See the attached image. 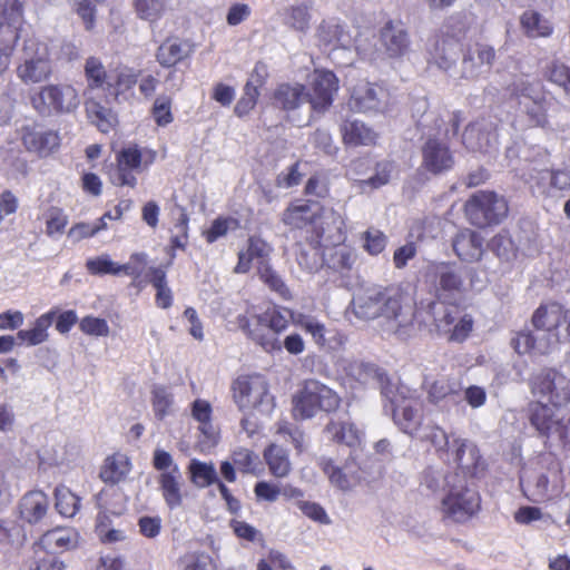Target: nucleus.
<instances>
[{
  "mask_svg": "<svg viewBox=\"0 0 570 570\" xmlns=\"http://www.w3.org/2000/svg\"><path fill=\"white\" fill-rule=\"evenodd\" d=\"M282 223L295 238L312 244L340 245L346 240V224L336 212H327L313 199L292 200L281 215Z\"/></svg>",
  "mask_w": 570,
  "mask_h": 570,
  "instance_id": "f257e3e1",
  "label": "nucleus"
},
{
  "mask_svg": "<svg viewBox=\"0 0 570 570\" xmlns=\"http://www.w3.org/2000/svg\"><path fill=\"white\" fill-rule=\"evenodd\" d=\"M273 105L284 111H292L306 102V87L299 82H282L272 95Z\"/></svg>",
  "mask_w": 570,
  "mask_h": 570,
  "instance_id": "72a5a7b5",
  "label": "nucleus"
},
{
  "mask_svg": "<svg viewBox=\"0 0 570 570\" xmlns=\"http://www.w3.org/2000/svg\"><path fill=\"white\" fill-rule=\"evenodd\" d=\"M564 488L562 464L553 460L544 471L535 472L527 482L525 497L533 501H543L550 492H561Z\"/></svg>",
  "mask_w": 570,
  "mask_h": 570,
  "instance_id": "dca6fc26",
  "label": "nucleus"
},
{
  "mask_svg": "<svg viewBox=\"0 0 570 570\" xmlns=\"http://www.w3.org/2000/svg\"><path fill=\"white\" fill-rule=\"evenodd\" d=\"M489 249L500 259L510 262L517 257L518 247L508 232L494 235L488 243Z\"/></svg>",
  "mask_w": 570,
  "mask_h": 570,
  "instance_id": "13d9d810",
  "label": "nucleus"
},
{
  "mask_svg": "<svg viewBox=\"0 0 570 570\" xmlns=\"http://www.w3.org/2000/svg\"><path fill=\"white\" fill-rule=\"evenodd\" d=\"M151 405L155 416L164 420L173 405V395L165 386H155L151 390Z\"/></svg>",
  "mask_w": 570,
  "mask_h": 570,
  "instance_id": "338daca9",
  "label": "nucleus"
},
{
  "mask_svg": "<svg viewBox=\"0 0 570 570\" xmlns=\"http://www.w3.org/2000/svg\"><path fill=\"white\" fill-rule=\"evenodd\" d=\"M341 134L344 145L352 147L375 145L377 140V134L360 120H345Z\"/></svg>",
  "mask_w": 570,
  "mask_h": 570,
  "instance_id": "4c0bfd02",
  "label": "nucleus"
},
{
  "mask_svg": "<svg viewBox=\"0 0 570 570\" xmlns=\"http://www.w3.org/2000/svg\"><path fill=\"white\" fill-rule=\"evenodd\" d=\"M482 509L481 494L476 488L464 485L451 487L441 500L442 519L463 524L475 518Z\"/></svg>",
  "mask_w": 570,
  "mask_h": 570,
  "instance_id": "1a4fd4ad",
  "label": "nucleus"
},
{
  "mask_svg": "<svg viewBox=\"0 0 570 570\" xmlns=\"http://www.w3.org/2000/svg\"><path fill=\"white\" fill-rule=\"evenodd\" d=\"M190 481L198 488H207L222 482L213 463H206L196 459L191 460L188 466Z\"/></svg>",
  "mask_w": 570,
  "mask_h": 570,
  "instance_id": "5fc2aeb1",
  "label": "nucleus"
},
{
  "mask_svg": "<svg viewBox=\"0 0 570 570\" xmlns=\"http://www.w3.org/2000/svg\"><path fill=\"white\" fill-rule=\"evenodd\" d=\"M318 468L327 478L330 484L342 491L348 492L362 481L361 469L354 456L350 455L343 465H337L332 458H321Z\"/></svg>",
  "mask_w": 570,
  "mask_h": 570,
  "instance_id": "6ab92c4d",
  "label": "nucleus"
},
{
  "mask_svg": "<svg viewBox=\"0 0 570 570\" xmlns=\"http://www.w3.org/2000/svg\"><path fill=\"white\" fill-rule=\"evenodd\" d=\"M557 377L558 372L553 368L546 367L533 373L528 381L531 394L538 397H548L554 407L561 406L562 397L557 390Z\"/></svg>",
  "mask_w": 570,
  "mask_h": 570,
  "instance_id": "2f4dec72",
  "label": "nucleus"
},
{
  "mask_svg": "<svg viewBox=\"0 0 570 570\" xmlns=\"http://www.w3.org/2000/svg\"><path fill=\"white\" fill-rule=\"evenodd\" d=\"M429 307L439 336H443L449 343H463L469 338L474 327V320L463 307L455 303L443 302H432Z\"/></svg>",
  "mask_w": 570,
  "mask_h": 570,
  "instance_id": "0eeeda50",
  "label": "nucleus"
},
{
  "mask_svg": "<svg viewBox=\"0 0 570 570\" xmlns=\"http://www.w3.org/2000/svg\"><path fill=\"white\" fill-rule=\"evenodd\" d=\"M157 158V151L129 144L115 154V164L106 171L109 183L116 187L136 188L137 174L147 170Z\"/></svg>",
  "mask_w": 570,
  "mask_h": 570,
  "instance_id": "20e7f679",
  "label": "nucleus"
},
{
  "mask_svg": "<svg viewBox=\"0 0 570 570\" xmlns=\"http://www.w3.org/2000/svg\"><path fill=\"white\" fill-rule=\"evenodd\" d=\"M309 9L311 7L305 2L287 7L283 13L284 24L295 31L305 32L312 20Z\"/></svg>",
  "mask_w": 570,
  "mask_h": 570,
  "instance_id": "864d4df0",
  "label": "nucleus"
},
{
  "mask_svg": "<svg viewBox=\"0 0 570 570\" xmlns=\"http://www.w3.org/2000/svg\"><path fill=\"white\" fill-rule=\"evenodd\" d=\"M380 40L392 58L403 57L410 50V37L401 22L389 20L380 31Z\"/></svg>",
  "mask_w": 570,
  "mask_h": 570,
  "instance_id": "c85d7f7f",
  "label": "nucleus"
},
{
  "mask_svg": "<svg viewBox=\"0 0 570 570\" xmlns=\"http://www.w3.org/2000/svg\"><path fill=\"white\" fill-rule=\"evenodd\" d=\"M83 75L89 90L102 89L106 91L108 72L102 61L97 57H88L83 66Z\"/></svg>",
  "mask_w": 570,
  "mask_h": 570,
  "instance_id": "3c124183",
  "label": "nucleus"
},
{
  "mask_svg": "<svg viewBox=\"0 0 570 570\" xmlns=\"http://www.w3.org/2000/svg\"><path fill=\"white\" fill-rule=\"evenodd\" d=\"M179 570H216L213 558L204 551H189L178 559Z\"/></svg>",
  "mask_w": 570,
  "mask_h": 570,
  "instance_id": "052dcab7",
  "label": "nucleus"
},
{
  "mask_svg": "<svg viewBox=\"0 0 570 570\" xmlns=\"http://www.w3.org/2000/svg\"><path fill=\"white\" fill-rule=\"evenodd\" d=\"M149 282L156 289L155 303L157 307L167 309L173 305V293L167 285L166 269L163 267H151L149 269Z\"/></svg>",
  "mask_w": 570,
  "mask_h": 570,
  "instance_id": "603ef678",
  "label": "nucleus"
},
{
  "mask_svg": "<svg viewBox=\"0 0 570 570\" xmlns=\"http://www.w3.org/2000/svg\"><path fill=\"white\" fill-rule=\"evenodd\" d=\"M523 35L530 39L549 38L554 31L553 23L537 10H525L520 16Z\"/></svg>",
  "mask_w": 570,
  "mask_h": 570,
  "instance_id": "a19ab883",
  "label": "nucleus"
},
{
  "mask_svg": "<svg viewBox=\"0 0 570 570\" xmlns=\"http://www.w3.org/2000/svg\"><path fill=\"white\" fill-rule=\"evenodd\" d=\"M495 60V50L492 46L475 42L466 47L462 57L461 78L476 79L484 71H489Z\"/></svg>",
  "mask_w": 570,
  "mask_h": 570,
  "instance_id": "393cba45",
  "label": "nucleus"
},
{
  "mask_svg": "<svg viewBox=\"0 0 570 570\" xmlns=\"http://www.w3.org/2000/svg\"><path fill=\"white\" fill-rule=\"evenodd\" d=\"M391 105L389 89L380 83L365 82L354 87L348 106L356 112H384Z\"/></svg>",
  "mask_w": 570,
  "mask_h": 570,
  "instance_id": "a211bd4d",
  "label": "nucleus"
},
{
  "mask_svg": "<svg viewBox=\"0 0 570 570\" xmlns=\"http://www.w3.org/2000/svg\"><path fill=\"white\" fill-rule=\"evenodd\" d=\"M549 94L541 83L535 85L527 80L514 83L512 95L519 99V105L530 127L546 128L549 126L548 111L551 106Z\"/></svg>",
  "mask_w": 570,
  "mask_h": 570,
  "instance_id": "9b49d317",
  "label": "nucleus"
},
{
  "mask_svg": "<svg viewBox=\"0 0 570 570\" xmlns=\"http://www.w3.org/2000/svg\"><path fill=\"white\" fill-rule=\"evenodd\" d=\"M57 312L50 309L36 318L33 327L29 330H20L17 337L29 346L39 345L48 340V330L56 318Z\"/></svg>",
  "mask_w": 570,
  "mask_h": 570,
  "instance_id": "c03bdc74",
  "label": "nucleus"
},
{
  "mask_svg": "<svg viewBox=\"0 0 570 570\" xmlns=\"http://www.w3.org/2000/svg\"><path fill=\"white\" fill-rule=\"evenodd\" d=\"M342 403L341 396L331 387L317 380H305L293 396V412L302 420L311 419L317 412H336Z\"/></svg>",
  "mask_w": 570,
  "mask_h": 570,
  "instance_id": "423d86ee",
  "label": "nucleus"
},
{
  "mask_svg": "<svg viewBox=\"0 0 570 570\" xmlns=\"http://www.w3.org/2000/svg\"><path fill=\"white\" fill-rule=\"evenodd\" d=\"M48 507V497L42 491H29L20 500V518L30 524L38 523L46 515Z\"/></svg>",
  "mask_w": 570,
  "mask_h": 570,
  "instance_id": "e433bc0d",
  "label": "nucleus"
},
{
  "mask_svg": "<svg viewBox=\"0 0 570 570\" xmlns=\"http://www.w3.org/2000/svg\"><path fill=\"white\" fill-rule=\"evenodd\" d=\"M78 534L69 528H56L47 531L39 540L38 547L45 553L68 551L77 546Z\"/></svg>",
  "mask_w": 570,
  "mask_h": 570,
  "instance_id": "f704fd0d",
  "label": "nucleus"
},
{
  "mask_svg": "<svg viewBox=\"0 0 570 570\" xmlns=\"http://www.w3.org/2000/svg\"><path fill=\"white\" fill-rule=\"evenodd\" d=\"M232 461L234 465L244 474H256L259 465L258 455L246 448H238L233 451Z\"/></svg>",
  "mask_w": 570,
  "mask_h": 570,
  "instance_id": "e2e57ef3",
  "label": "nucleus"
},
{
  "mask_svg": "<svg viewBox=\"0 0 570 570\" xmlns=\"http://www.w3.org/2000/svg\"><path fill=\"white\" fill-rule=\"evenodd\" d=\"M18 136L26 150L39 157L51 155L60 146L59 132L52 129L43 130L37 122L21 126Z\"/></svg>",
  "mask_w": 570,
  "mask_h": 570,
  "instance_id": "4be33fe9",
  "label": "nucleus"
},
{
  "mask_svg": "<svg viewBox=\"0 0 570 570\" xmlns=\"http://www.w3.org/2000/svg\"><path fill=\"white\" fill-rule=\"evenodd\" d=\"M338 88L340 80L333 71L314 69L309 91L306 90V101L313 111L324 112L333 105Z\"/></svg>",
  "mask_w": 570,
  "mask_h": 570,
  "instance_id": "f3484780",
  "label": "nucleus"
},
{
  "mask_svg": "<svg viewBox=\"0 0 570 570\" xmlns=\"http://www.w3.org/2000/svg\"><path fill=\"white\" fill-rule=\"evenodd\" d=\"M453 460L458 468L470 478H479L487 468L480 449L473 442L455 439L452 443Z\"/></svg>",
  "mask_w": 570,
  "mask_h": 570,
  "instance_id": "a878e982",
  "label": "nucleus"
},
{
  "mask_svg": "<svg viewBox=\"0 0 570 570\" xmlns=\"http://www.w3.org/2000/svg\"><path fill=\"white\" fill-rule=\"evenodd\" d=\"M240 227L237 218L232 216H218L215 218L209 228L203 235L208 244L215 243L218 238L224 237L229 230H236Z\"/></svg>",
  "mask_w": 570,
  "mask_h": 570,
  "instance_id": "bf43d9fd",
  "label": "nucleus"
},
{
  "mask_svg": "<svg viewBox=\"0 0 570 570\" xmlns=\"http://www.w3.org/2000/svg\"><path fill=\"white\" fill-rule=\"evenodd\" d=\"M354 313L362 320L384 317L397 324L396 332L413 324L414 307L400 284L376 285L354 303Z\"/></svg>",
  "mask_w": 570,
  "mask_h": 570,
  "instance_id": "7ed1b4c3",
  "label": "nucleus"
},
{
  "mask_svg": "<svg viewBox=\"0 0 570 570\" xmlns=\"http://www.w3.org/2000/svg\"><path fill=\"white\" fill-rule=\"evenodd\" d=\"M394 424L405 434L416 435L423 426L424 406L416 396H405L399 393L390 399Z\"/></svg>",
  "mask_w": 570,
  "mask_h": 570,
  "instance_id": "2eb2a0df",
  "label": "nucleus"
},
{
  "mask_svg": "<svg viewBox=\"0 0 570 570\" xmlns=\"http://www.w3.org/2000/svg\"><path fill=\"white\" fill-rule=\"evenodd\" d=\"M23 0H0V33L7 28V33L14 30L20 35L23 23Z\"/></svg>",
  "mask_w": 570,
  "mask_h": 570,
  "instance_id": "49530a36",
  "label": "nucleus"
},
{
  "mask_svg": "<svg viewBox=\"0 0 570 570\" xmlns=\"http://www.w3.org/2000/svg\"><path fill=\"white\" fill-rule=\"evenodd\" d=\"M507 198L494 190H476L463 205L466 220L478 228L500 225L509 215Z\"/></svg>",
  "mask_w": 570,
  "mask_h": 570,
  "instance_id": "39448f33",
  "label": "nucleus"
},
{
  "mask_svg": "<svg viewBox=\"0 0 570 570\" xmlns=\"http://www.w3.org/2000/svg\"><path fill=\"white\" fill-rule=\"evenodd\" d=\"M130 470L129 458L121 452H115L105 459L100 466L99 478L106 484L116 485L126 479Z\"/></svg>",
  "mask_w": 570,
  "mask_h": 570,
  "instance_id": "c9c22d12",
  "label": "nucleus"
},
{
  "mask_svg": "<svg viewBox=\"0 0 570 570\" xmlns=\"http://www.w3.org/2000/svg\"><path fill=\"white\" fill-rule=\"evenodd\" d=\"M452 248L460 261L475 263L483 257L484 238L476 230L462 228L452 238Z\"/></svg>",
  "mask_w": 570,
  "mask_h": 570,
  "instance_id": "bb28decb",
  "label": "nucleus"
},
{
  "mask_svg": "<svg viewBox=\"0 0 570 570\" xmlns=\"http://www.w3.org/2000/svg\"><path fill=\"white\" fill-rule=\"evenodd\" d=\"M264 461L268 472L276 479H285L292 472V462L288 450L276 444H268L263 451Z\"/></svg>",
  "mask_w": 570,
  "mask_h": 570,
  "instance_id": "58836bf2",
  "label": "nucleus"
},
{
  "mask_svg": "<svg viewBox=\"0 0 570 570\" xmlns=\"http://www.w3.org/2000/svg\"><path fill=\"white\" fill-rule=\"evenodd\" d=\"M191 43L176 36L167 37L156 51V60L161 67L171 68L189 58Z\"/></svg>",
  "mask_w": 570,
  "mask_h": 570,
  "instance_id": "c756f323",
  "label": "nucleus"
},
{
  "mask_svg": "<svg viewBox=\"0 0 570 570\" xmlns=\"http://www.w3.org/2000/svg\"><path fill=\"white\" fill-rule=\"evenodd\" d=\"M259 96L261 91L252 88L249 85H244L243 95L234 107L235 115L239 118L247 116L252 110L255 109Z\"/></svg>",
  "mask_w": 570,
  "mask_h": 570,
  "instance_id": "774afa93",
  "label": "nucleus"
},
{
  "mask_svg": "<svg viewBox=\"0 0 570 570\" xmlns=\"http://www.w3.org/2000/svg\"><path fill=\"white\" fill-rule=\"evenodd\" d=\"M86 114L91 124H94L99 131L108 134L118 125L117 115L110 109L101 105L97 100L86 101Z\"/></svg>",
  "mask_w": 570,
  "mask_h": 570,
  "instance_id": "09e8293b",
  "label": "nucleus"
},
{
  "mask_svg": "<svg viewBox=\"0 0 570 570\" xmlns=\"http://www.w3.org/2000/svg\"><path fill=\"white\" fill-rule=\"evenodd\" d=\"M531 324L553 344L570 343V307L556 301L542 303L533 312Z\"/></svg>",
  "mask_w": 570,
  "mask_h": 570,
  "instance_id": "9d476101",
  "label": "nucleus"
},
{
  "mask_svg": "<svg viewBox=\"0 0 570 570\" xmlns=\"http://www.w3.org/2000/svg\"><path fill=\"white\" fill-rule=\"evenodd\" d=\"M52 72L51 61L46 57L27 59L17 68V75L24 83L46 81L51 77Z\"/></svg>",
  "mask_w": 570,
  "mask_h": 570,
  "instance_id": "ea45409f",
  "label": "nucleus"
},
{
  "mask_svg": "<svg viewBox=\"0 0 570 570\" xmlns=\"http://www.w3.org/2000/svg\"><path fill=\"white\" fill-rule=\"evenodd\" d=\"M140 71L122 66L114 70V81L107 83L106 91L116 102L129 101L135 97L134 88Z\"/></svg>",
  "mask_w": 570,
  "mask_h": 570,
  "instance_id": "7c9ffc66",
  "label": "nucleus"
},
{
  "mask_svg": "<svg viewBox=\"0 0 570 570\" xmlns=\"http://www.w3.org/2000/svg\"><path fill=\"white\" fill-rule=\"evenodd\" d=\"M466 36V27L463 23L448 24L445 31L435 36L434 43L429 50V63L448 71L458 59L462 41Z\"/></svg>",
  "mask_w": 570,
  "mask_h": 570,
  "instance_id": "ddd939ff",
  "label": "nucleus"
},
{
  "mask_svg": "<svg viewBox=\"0 0 570 570\" xmlns=\"http://www.w3.org/2000/svg\"><path fill=\"white\" fill-rule=\"evenodd\" d=\"M233 399L240 410L261 405L268 395V384L259 374L240 375L232 385Z\"/></svg>",
  "mask_w": 570,
  "mask_h": 570,
  "instance_id": "412c9836",
  "label": "nucleus"
},
{
  "mask_svg": "<svg viewBox=\"0 0 570 570\" xmlns=\"http://www.w3.org/2000/svg\"><path fill=\"white\" fill-rule=\"evenodd\" d=\"M293 324L311 336L318 350L335 352L345 345L346 336L336 327H328L316 316L297 313L292 315Z\"/></svg>",
  "mask_w": 570,
  "mask_h": 570,
  "instance_id": "4468645a",
  "label": "nucleus"
},
{
  "mask_svg": "<svg viewBox=\"0 0 570 570\" xmlns=\"http://www.w3.org/2000/svg\"><path fill=\"white\" fill-rule=\"evenodd\" d=\"M304 194L306 196H314L321 199H325L330 196V180L324 171H317L309 176L307 179Z\"/></svg>",
  "mask_w": 570,
  "mask_h": 570,
  "instance_id": "69168bd1",
  "label": "nucleus"
},
{
  "mask_svg": "<svg viewBox=\"0 0 570 570\" xmlns=\"http://www.w3.org/2000/svg\"><path fill=\"white\" fill-rule=\"evenodd\" d=\"M421 167L432 174L440 175L453 168L455 160L449 144L436 137H429L421 147Z\"/></svg>",
  "mask_w": 570,
  "mask_h": 570,
  "instance_id": "5701e85b",
  "label": "nucleus"
},
{
  "mask_svg": "<svg viewBox=\"0 0 570 570\" xmlns=\"http://www.w3.org/2000/svg\"><path fill=\"white\" fill-rule=\"evenodd\" d=\"M56 509L67 518H72L80 509V498L63 484L55 489Z\"/></svg>",
  "mask_w": 570,
  "mask_h": 570,
  "instance_id": "6e6d98bb",
  "label": "nucleus"
},
{
  "mask_svg": "<svg viewBox=\"0 0 570 570\" xmlns=\"http://www.w3.org/2000/svg\"><path fill=\"white\" fill-rule=\"evenodd\" d=\"M179 478V469L177 465H174L171 471L163 472L158 479L159 490L166 505L170 510L177 509L183 504Z\"/></svg>",
  "mask_w": 570,
  "mask_h": 570,
  "instance_id": "79ce46f5",
  "label": "nucleus"
},
{
  "mask_svg": "<svg viewBox=\"0 0 570 570\" xmlns=\"http://www.w3.org/2000/svg\"><path fill=\"white\" fill-rule=\"evenodd\" d=\"M29 100L31 107L42 117L71 114L80 105L79 94L70 83L42 86L30 94Z\"/></svg>",
  "mask_w": 570,
  "mask_h": 570,
  "instance_id": "6e6552de",
  "label": "nucleus"
},
{
  "mask_svg": "<svg viewBox=\"0 0 570 570\" xmlns=\"http://www.w3.org/2000/svg\"><path fill=\"white\" fill-rule=\"evenodd\" d=\"M325 244H312L306 239L295 238L293 246L294 256L302 269L307 272L317 271L322 261V248Z\"/></svg>",
  "mask_w": 570,
  "mask_h": 570,
  "instance_id": "37998d69",
  "label": "nucleus"
},
{
  "mask_svg": "<svg viewBox=\"0 0 570 570\" xmlns=\"http://www.w3.org/2000/svg\"><path fill=\"white\" fill-rule=\"evenodd\" d=\"M363 248L372 255L377 256L383 253L387 245L386 235L380 229L368 228L362 234Z\"/></svg>",
  "mask_w": 570,
  "mask_h": 570,
  "instance_id": "0e129e2a",
  "label": "nucleus"
},
{
  "mask_svg": "<svg viewBox=\"0 0 570 570\" xmlns=\"http://www.w3.org/2000/svg\"><path fill=\"white\" fill-rule=\"evenodd\" d=\"M421 387L428 403L438 407L456 403L462 391L461 382L446 374L425 375Z\"/></svg>",
  "mask_w": 570,
  "mask_h": 570,
  "instance_id": "aec40b11",
  "label": "nucleus"
},
{
  "mask_svg": "<svg viewBox=\"0 0 570 570\" xmlns=\"http://www.w3.org/2000/svg\"><path fill=\"white\" fill-rule=\"evenodd\" d=\"M134 9L139 19L156 23L165 16L167 3L166 0H134Z\"/></svg>",
  "mask_w": 570,
  "mask_h": 570,
  "instance_id": "4d7b16f0",
  "label": "nucleus"
},
{
  "mask_svg": "<svg viewBox=\"0 0 570 570\" xmlns=\"http://www.w3.org/2000/svg\"><path fill=\"white\" fill-rule=\"evenodd\" d=\"M559 410L560 406L534 400L528 403L527 417L539 435L550 438L554 434L560 441L567 442L570 439V415L561 416Z\"/></svg>",
  "mask_w": 570,
  "mask_h": 570,
  "instance_id": "f8f14e48",
  "label": "nucleus"
},
{
  "mask_svg": "<svg viewBox=\"0 0 570 570\" xmlns=\"http://www.w3.org/2000/svg\"><path fill=\"white\" fill-rule=\"evenodd\" d=\"M328 440L354 449L361 444L362 431L351 420L331 419L324 428Z\"/></svg>",
  "mask_w": 570,
  "mask_h": 570,
  "instance_id": "473e14b6",
  "label": "nucleus"
},
{
  "mask_svg": "<svg viewBox=\"0 0 570 570\" xmlns=\"http://www.w3.org/2000/svg\"><path fill=\"white\" fill-rule=\"evenodd\" d=\"M440 298L446 294H461L465 291V283L461 268L452 262L434 263L428 272Z\"/></svg>",
  "mask_w": 570,
  "mask_h": 570,
  "instance_id": "b1692460",
  "label": "nucleus"
},
{
  "mask_svg": "<svg viewBox=\"0 0 570 570\" xmlns=\"http://www.w3.org/2000/svg\"><path fill=\"white\" fill-rule=\"evenodd\" d=\"M324 248L330 249L324 261L331 269L341 274L352 271L356 255L350 246L345 245V240L340 245H327Z\"/></svg>",
  "mask_w": 570,
  "mask_h": 570,
  "instance_id": "a18cd8bd",
  "label": "nucleus"
},
{
  "mask_svg": "<svg viewBox=\"0 0 570 570\" xmlns=\"http://www.w3.org/2000/svg\"><path fill=\"white\" fill-rule=\"evenodd\" d=\"M257 274L268 289L278 295L283 301H292L293 293L283 277L272 267L268 262H261Z\"/></svg>",
  "mask_w": 570,
  "mask_h": 570,
  "instance_id": "8fccbe9b",
  "label": "nucleus"
},
{
  "mask_svg": "<svg viewBox=\"0 0 570 570\" xmlns=\"http://www.w3.org/2000/svg\"><path fill=\"white\" fill-rule=\"evenodd\" d=\"M542 78L570 96V65L560 58L549 60L541 69Z\"/></svg>",
  "mask_w": 570,
  "mask_h": 570,
  "instance_id": "de8ad7c7",
  "label": "nucleus"
},
{
  "mask_svg": "<svg viewBox=\"0 0 570 570\" xmlns=\"http://www.w3.org/2000/svg\"><path fill=\"white\" fill-rule=\"evenodd\" d=\"M318 46L325 50L345 48L351 42V35L338 19L328 18L322 20L316 29Z\"/></svg>",
  "mask_w": 570,
  "mask_h": 570,
  "instance_id": "cd10ccee",
  "label": "nucleus"
},
{
  "mask_svg": "<svg viewBox=\"0 0 570 570\" xmlns=\"http://www.w3.org/2000/svg\"><path fill=\"white\" fill-rule=\"evenodd\" d=\"M285 312L289 309L276 304L268 306L262 313H256L255 307H249L244 314L237 315L236 324L247 340L268 354L285 350L291 355H299L306 347L299 333L293 332L281 340V335L291 324Z\"/></svg>",
  "mask_w": 570,
  "mask_h": 570,
  "instance_id": "f03ea898",
  "label": "nucleus"
},
{
  "mask_svg": "<svg viewBox=\"0 0 570 570\" xmlns=\"http://www.w3.org/2000/svg\"><path fill=\"white\" fill-rule=\"evenodd\" d=\"M173 99L170 96H158L150 109V115L158 127H166L174 121Z\"/></svg>",
  "mask_w": 570,
  "mask_h": 570,
  "instance_id": "680f3d73",
  "label": "nucleus"
}]
</instances>
